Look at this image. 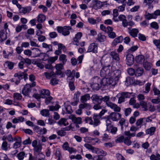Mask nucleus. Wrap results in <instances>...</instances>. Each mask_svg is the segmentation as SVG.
Listing matches in <instances>:
<instances>
[{"mask_svg":"<svg viewBox=\"0 0 160 160\" xmlns=\"http://www.w3.org/2000/svg\"><path fill=\"white\" fill-rule=\"evenodd\" d=\"M92 99L97 102L98 103L101 104L102 101V97L101 96H98L97 94H94L92 97Z\"/></svg>","mask_w":160,"mask_h":160,"instance_id":"nucleus-19","label":"nucleus"},{"mask_svg":"<svg viewBox=\"0 0 160 160\" xmlns=\"http://www.w3.org/2000/svg\"><path fill=\"white\" fill-rule=\"evenodd\" d=\"M116 157L118 160H126L125 158L120 154H116Z\"/></svg>","mask_w":160,"mask_h":160,"instance_id":"nucleus-60","label":"nucleus"},{"mask_svg":"<svg viewBox=\"0 0 160 160\" xmlns=\"http://www.w3.org/2000/svg\"><path fill=\"white\" fill-rule=\"evenodd\" d=\"M138 32V29L133 28L130 30L129 33L133 37H135L137 36Z\"/></svg>","mask_w":160,"mask_h":160,"instance_id":"nucleus-34","label":"nucleus"},{"mask_svg":"<svg viewBox=\"0 0 160 160\" xmlns=\"http://www.w3.org/2000/svg\"><path fill=\"white\" fill-rule=\"evenodd\" d=\"M130 137L125 138L124 141V143L128 146L130 145L132 142L130 141Z\"/></svg>","mask_w":160,"mask_h":160,"instance_id":"nucleus-49","label":"nucleus"},{"mask_svg":"<svg viewBox=\"0 0 160 160\" xmlns=\"http://www.w3.org/2000/svg\"><path fill=\"white\" fill-rule=\"evenodd\" d=\"M49 110L50 111H57L58 110L60 107V106L58 104H57L55 106H49Z\"/></svg>","mask_w":160,"mask_h":160,"instance_id":"nucleus-43","label":"nucleus"},{"mask_svg":"<svg viewBox=\"0 0 160 160\" xmlns=\"http://www.w3.org/2000/svg\"><path fill=\"white\" fill-rule=\"evenodd\" d=\"M121 117V115L120 113L116 112H113L110 114V115L108 116V118L113 121H116L120 119Z\"/></svg>","mask_w":160,"mask_h":160,"instance_id":"nucleus-6","label":"nucleus"},{"mask_svg":"<svg viewBox=\"0 0 160 160\" xmlns=\"http://www.w3.org/2000/svg\"><path fill=\"white\" fill-rule=\"evenodd\" d=\"M155 15H153V13L150 14L149 13H147L146 12V14L145 15V18L146 19L149 20L152 18H155Z\"/></svg>","mask_w":160,"mask_h":160,"instance_id":"nucleus-40","label":"nucleus"},{"mask_svg":"<svg viewBox=\"0 0 160 160\" xmlns=\"http://www.w3.org/2000/svg\"><path fill=\"white\" fill-rule=\"evenodd\" d=\"M110 55L112 58L116 62H118L120 60V58L119 57V55L117 52H112L110 53Z\"/></svg>","mask_w":160,"mask_h":160,"instance_id":"nucleus-28","label":"nucleus"},{"mask_svg":"<svg viewBox=\"0 0 160 160\" xmlns=\"http://www.w3.org/2000/svg\"><path fill=\"white\" fill-rule=\"evenodd\" d=\"M101 20V19L99 17L96 18L95 19L92 18H88V22L90 24L92 25L98 23Z\"/></svg>","mask_w":160,"mask_h":160,"instance_id":"nucleus-21","label":"nucleus"},{"mask_svg":"<svg viewBox=\"0 0 160 160\" xmlns=\"http://www.w3.org/2000/svg\"><path fill=\"white\" fill-rule=\"evenodd\" d=\"M8 147L7 142L6 141H4L2 145V149L4 151H7L8 150Z\"/></svg>","mask_w":160,"mask_h":160,"instance_id":"nucleus-39","label":"nucleus"},{"mask_svg":"<svg viewBox=\"0 0 160 160\" xmlns=\"http://www.w3.org/2000/svg\"><path fill=\"white\" fill-rule=\"evenodd\" d=\"M90 98V97L89 94H86L81 97V101L82 103H84Z\"/></svg>","mask_w":160,"mask_h":160,"instance_id":"nucleus-30","label":"nucleus"},{"mask_svg":"<svg viewBox=\"0 0 160 160\" xmlns=\"http://www.w3.org/2000/svg\"><path fill=\"white\" fill-rule=\"evenodd\" d=\"M132 80H131L130 77H128L126 78L125 81V84H126L127 86L130 85L132 83Z\"/></svg>","mask_w":160,"mask_h":160,"instance_id":"nucleus-53","label":"nucleus"},{"mask_svg":"<svg viewBox=\"0 0 160 160\" xmlns=\"http://www.w3.org/2000/svg\"><path fill=\"white\" fill-rule=\"evenodd\" d=\"M27 154L24 152L21 151L17 154L16 157L19 160H23L24 158L26 157Z\"/></svg>","mask_w":160,"mask_h":160,"instance_id":"nucleus-27","label":"nucleus"},{"mask_svg":"<svg viewBox=\"0 0 160 160\" xmlns=\"http://www.w3.org/2000/svg\"><path fill=\"white\" fill-rule=\"evenodd\" d=\"M140 104L144 109V111H146L148 110L146 102L143 101H142L140 102Z\"/></svg>","mask_w":160,"mask_h":160,"instance_id":"nucleus-52","label":"nucleus"},{"mask_svg":"<svg viewBox=\"0 0 160 160\" xmlns=\"http://www.w3.org/2000/svg\"><path fill=\"white\" fill-rule=\"evenodd\" d=\"M151 160H160V155L157 153L155 156L154 154H152L150 157Z\"/></svg>","mask_w":160,"mask_h":160,"instance_id":"nucleus-35","label":"nucleus"},{"mask_svg":"<svg viewBox=\"0 0 160 160\" xmlns=\"http://www.w3.org/2000/svg\"><path fill=\"white\" fill-rule=\"evenodd\" d=\"M156 128L154 127H151L150 128L145 130V132L147 134H149L150 136H152L154 134L156 131Z\"/></svg>","mask_w":160,"mask_h":160,"instance_id":"nucleus-23","label":"nucleus"},{"mask_svg":"<svg viewBox=\"0 0 160 160\" xmlns=\"http://www.w3.org/2000/svg\"><path fill=\"white\" fill-rule=\"evenodd\" d=\"M97 44L95 43H91L88 47L87 50L88 52H92L93 53H97L98 52Z\"/></svg>","mask_w":160,"mask_h":160,"instance_id":"nucleus-8","label":"nucleus"},{"mask_svg":"<svg viewBox=\"0 0 160 160\" xmlns=\"http://www.w3.org/2000/svg\"><path fill=\"white\" fill-rule=\"evenodd\" d=\"M7 155L4 153H2L0 155V160H5L8 158Z\"/></svg>","mask_w":160,"mask_h":160,"instance_id":"nucleus-64","label":"nucleus"},{"mask_svg":"<svg viewBox=\"0 0 160 160\" xmlns=\"http://www.w3.org/2000/svg\"><path fill=\"white\" fill-rule=\"evenodd\" d=\"M92 3V7L96 10L100 9L103 6L102 2L98 0H93Z\"/></svg>","mask_w":160,"mask_h":160,"instance_id":"nucleus-9","label":"nucleus"},{"mask_svg":"<svg viewBox=\"0 0 160 160\" xmlns=\"http://www.w3.org/2000/svg\"><path fill=\"white\" fill-rule=\"evenodd\" d=\"M150 26L156 30H157L159 28V26L158 23L155 22H152L150 24Z\"/></svg>","mask_w":160,"mask_h":160,"instance_id":"nucleus-48","label":"nucleus"},{"mask_svg":"<svg viewBox=\"0 0 160 160\" xmlns=\"http://www.w3.org/2000/svg\"><path fill=\"white\" fill-rule=\"evenodd\" d=\"M127 72L128 74L131 76L133 75L134 74H135V70L132 68H130L128 69L127 70Z\"/></svg>","mask_w":160,"mask_h":160,"instance_id":"nucleus-61","label":"nucleus"},{"mask_svg":"<svg viewBox=\"0 0 160 160\" xmlns=\"http://www.w3.org/2000/svg\"><path fill=\"white\" fill-rule=\"evenodd\" d=\"M13 97L15 99L18 100H21L22 98V96L21 94L18 93H14Z\"/></svg>","mask_w":160,"mask_h":160,"instance_id":"nucleus-38","label":"nucleus"},{"mask_svg":"<svg viewBox=\"0 0 160 160\" xmlns=\"http://www.w3.org/2000/svg\"><path fill=\"white\" fill-rule=\"evenodd\" d=\"M145 60L144 56L142 55H140L136 56L135 58V61L137 63L142 64Z\"/></svg>","mask_w":160,"mask_h":160,"instance_id":"nucleus-22","label":"nucleus"},{"mask_svg":"<svg viewBox=\"0 0 160 160\" xmlns=\"http://www.w3.org/2000/svg\"><path fill=\"white\" fill-rule=\"evenodd\" d=\"M101 117L97 114L94 113L93 115V118L94 120L93 125L94 127L97 126L100 123L99 119Z\"/></svg>","mask_w":160,"mask_h":160,"instance_id":"nucleus-16","label":"nucleus"},{"mask_svg":"<svg viewBox=\"0 0 160 160\" xmlns=\"http://www.w3.org/2000/svg\"><path fill=\"white\" fill-rule=\"evenodd\" d=\"M143 122H144L143 118H141L137 120L136 123V126L137 127L139 126V128H141V125L142 124Z\"/></svg>","mask_w":160,"mask_h":160,"instance_id":"nucleus-44","label":"nucleus"},{"mask_svg":"<svg viewBox=\"0 0 160 160\" xmlns=\"http://www.w3.org/2000/svg\"><path fill=\"white\" fill-rule=\"evenodd\" d=\"M152 64L148 62H146L143 63V66L146 70H149L152 67Z\"/></svg>","mask_w":160,"mask_h":160,"instance_id":"nucleus-32","label":"nucleus"},{"mask_svg":"<svg viewBox=\"0 0 160 160\" xmlns=\"http://www.w3.org/2000/svg\"><path fill=\"white\" fill-rule=\"evenodd\" d=\"M41 98H45L46 96H49L50 95V92L48 89H42L40 92Z\"/></svg>","mask_w":160,"mask_h":160,"instance_id":"nucleus-20","label":"nucleus"},{"mask_svg":"<svg viewBox=\"0 0 160 160\" xmlns=\"http://www.w3.org/2000/svg\"><path fill=\"white\" fill-rule=\"evenodd\" d=\"M32 88L29 84H26L24 87L22 91V93L25 96H28L29 93L32 90Z\"/></svg>","mask_w":160,"mask_h":160,"instance_id":"nucleus-5","label":"nucleus"},{"mask_svg":"<svg viewBox=\"0 0 160 160\" xmlns=\"http://www.w3.org/2000/svg\"><path fill=\"white\" fill-rule=\"evenodd\" d=\"M66 122V119L64 118H61L57 122V123L58 125H64V126H66L68 124V123L67 124L65 123Z\"/></svg>","mask_w":160,"mask_h":160,"instance_id":"nucleus-41","label":"nucleus"},{"mask_svg":"<svg viewBox=\"0 0 160 160\" xmlns=\"http://www.w3.org/2000/svg\"><path fill=\"white\" fill-rule=\"evenodd\" d=\"M132 93L126 92H122L118 94L117 96H120L119 97L118 100V103H121L125 101V98H129L131 95Z\"/></svg>","mask_w":160,"mask_h":160,"instance_id":"nucleus-4","label":"nucleus"},{"mask_svg":"<svg viewBox=\"0 0 160 160\" xmlns=\"http://www.w3.org/2000/svg\"><path fill=\"white\" fill-rule=\"evenodd\" d=\"M4 30H2L0 31V43L2 42L7 38V36L5 33Z\"/></svg>","mask_w":160,"mask_h":160,"instance_id":"nucleus-25","label":"nucleus"},{"mask_svg":"<svg viewBox=\"0 0 160 160\" xmlns=\"http://www.w3.org/2000/svg\"><path fill=\"white\" fill-rule=\"evenodd\" d=\"M131 111L132 109L130 108L125 109L124 111L125 115L126 116H128L131 113Z\"/></svg>","mask_w":160,"mask_h":160,"instance_id":"nucleus-63","label":"nucleus"},{"mask_svg":"<svg viewBox=\"0 0 160 160\" xmlns=\"http://www.w3.org/2000/svg\"><path fill=\"white\" fill-rule=\"evenodd\" d=\"M95 39L98 42H102L106 40V37L102 33H100L98 34Z\"/></svg>","mask_w":160,"mask_h":160,"instance_id":"nucleus-18","label":"nucleus"},{"mask_svg":"<svg viewBox=\"0 0 160 160\" xmlns=\"http://www.w3.org/2000/svg\"><path fill=\"white\" fill-rule=\"evenodd\" d=\"M134 62L133 56L131 54H128L126 56V62L127 64L129 66H131L133 64Z\"/></svg>","mask_w":160,"mask_h":160,"instance_id":"nucleus-7","label":"nucleus"},{"mask_svg":"<svg viewBox=\"0 0 160 160\" xmlns=\"http://www.w3.org/2000/svg\"><path fill=\"white\" fill-rule=\"evenodd\" d=\"M42 149V145L40 144H38L37 146L34 147L33 149L34 155L37 156L38 155L42 154L41 152Z\"/></svg>","mask_w":160,"mask_h":160,"instance_id":"nucleus-11","label":"nucleus"},{"mask_svg":"<svg viewBox=\"0 0 160 160\" xmlns=\"http://www.w3.org/2000/svg\"><path fill=\"white\" fill-rule=\"evenodd\" d=\"M108 31L107 33L108 34L109 38L113 39L116 37V34L114 32H113V28L112 27L108 26Z\"/></svg>","mask_w":160,"mask_h":160,"instance_id":"nucleus-12","label":"nucleus"},{"mask_svg":"<svg viewBox=\"0 0 160 160\" xmlns=\"http://www.w3.org/2000/svg\"><path fill=\"white\" fill-rule=\"evenodd\" d=\"M58 56H55L54 57H50L48 60V62L49 64H52L55 61L57 60L58 58Z\"/></svg>","mask_w":160,"mask_h":160,"instance_id":"nucleus-42","label":"nucleus"},{"mask_svg":"<svg viewBox=\"0 0 160 160\" xmlns=\"http://www.w3.org/2000/svg\"><path fill=\"white\" fill-rule=\"evenodd\" d=\"M28 74L26 72H22L21 71L18 72L14 74V77H18V79L16 81L15 83L16 85H18L20 83L21 80L24 79L26 80L28 78Z\"/></svg>","mask_w":160,"mask_h":160,"instance_id":"nucleus-3","label":"nucleus"},{"mask_svg":"<svg viewBox=\"0 0 160 160\" xmlns=\"http://www.w3.org/2000/svg\"><path fill=\"white\" fill-rule=\"evenodd\" d=\"M125 138L123 136H121L118 137L116 140V142H124Z\"/></svg>","mask_w":160,"mask_h":160,"instance_id":"nucleus-56","label":"nucleus"},{"mask_svg":"<svg viewBox=\"0 0 160 160\" xmlns=\"http://www.w3.org/2000/svg\"><path fill=\"white\" fill-rule=\"evenodd\" d=\"M84 120L86 123L89 122L90 124H93V122L91 117H86Z\"/></svg>","mask_w":160,"mask_h":160,"instance_id":"nucleus-55","label":"nucleus"},{"mask_svg":"<svg viewBox=\"0 0 160 160\" xmlns=\"http://www.w3.org/2000/svg\"><path fill=\"white\" fill-rule=\"evenodd\" d=\"M153 43L160 49V40H154L153 41Z\"/></svg>","mask_w":160,"mask_h":160,"instance_id":"nucleus-59","label":"nucleus"},{"mask_svg":"<svg viewBox=\"0 0 160 160\" xmlns=\"http://www.w3.org/2000/svg\"><path fill=\"white\" fill-rule=\"evenodd\" d=\"M69 118L72 120V122L75 124H81L82 123V118L80 117H76L74 115L69 116Z\"/></svg>","mask_w":160,"mask_h":160,"instance_id":"nucleus-13","label":"nucleus"},{"mask_svg":"<svg viewBox=\"0 0 160 160\" xmlns=\"http://www.w3.org/2000/svg\"><path fill=\"white\" fill-rule=\"evenodd\" d=\"M82 36V33L81 32H78L76 34L75 37L73 38V44L77 46L78 45V44L79 43V41L81 39Z\"/></svg>","mask_w":160,"mask_h":160,"instance_id":"nucleus-14","label":"nucleus"},{"mask_svg":"<svg viewBox=\"0 0 160 160\" xmlns=\"http://www.w3.org/2000/svg\"><path fill=\"white\" fill-rule=\"evenodd\" d=\"M79 105V108L82 109L85 108L88 110H90L91 108V106L90 104L85 102Z\"/></svg>","mask_w":160,"mask_h":160,"instance_id":"nucleus-29","label":"nucleus"},{"mask_svg":"<svg viewBox=\"0 0 160 160\" xmlns=\"http://www.w3.org/2000/svg\"><path fill=\"white\" fill-rule=\"evenodd\" d=\"M112 69L113 67H111L110 65L104 66L101 70L100 75L102 77H110L115 81V83L116 84L121 77V71L119 69L113 71Z\"/></svg>","mask_w":160,"mask_h":160,"instance_id":"nucleus-1","label":"nucleus"},{"mask_svg":"<svg viewBox=\"0 0 160 160\" xmlns=\"http://www.w3.org/2000/svg\"><path fill=\"white\" fill-rule=\"evenodd\" d=\"M46 20V16L43 14H39L37 20L40 23L43 22Z\"/></svg>","mask_w":160,"mask_h":160,"instance_id":"nucleus-33","label":"nucleus"},{"mask_svg":"<svg viewBox=\"0 0 160 160\" xmlns=\"http://www.w3.org/2000/svg\"><path fill=\"white\" fill-rule=\"evenodd\" d=\"M97 154L98 155V156H104L107 155V153L103 150L99 149Z\"/></svg>","mask_w":160,"mask_h":160,"instance_id":"nucleus-46","label":"nucleus"},{"mask_svg":"<svg viewBox=\"0 0 160 160\" xmlns=\"http://www.w3.org/2000/svg\"><path fill=\"white\" fill-rule=\"evenodd\" d=\"M72 29V27L70 26H64L62 34L64 36L69 35L70 34L69 30H71Z\"/></svg>","mask_w":160,"mask_h":160,"instance_id":"nucleus-26","label":"nucleus"},{"mask_svg":"<svg viewBox=\"0 0 160 160\" xmlns=\"http://www.w3.org/2000/svg\"><path fill=\"white\" fill-rule=\"evenodd\" d=\"M41 114L43 116L47 117L50 115L49 110L48 109H43L41 111Z\"/></svg>","mask_w":160,"mask_h":160,"instance_id":"nucleus-36","label":"nucleus"},{"mask_svg":"<svg viewBox=\"0 0 160 160\" xmlns=\"http://www.w3.org/2000/svg\"><path fill=\"white\" fill-rule=\"evenodd\" d=\"M31 143V140L30 138L25 140L22 142V144L24 145H27L28 144H30Z\"/></svg>","mask_w":160,"mask_h":160,"instance_id":"nucleus-58","label":"nucleus"},{"mask_svg":"<svg viewBox=\"0 0 160 160\" xmlns=\"http://www.w3.org/2000/svg\"><path fill=\"white\" fill-rule=\"evenodd\" d=\"M57 134L58 135L61 137L65 136L66 135V132L64 131V130L61 129L57 132Z\"/></svg>","mask_w":160,"mask_h":160,"instance_id":"nucleus-50","label":"nucleus"},{"mask_svg":"<svg viewBox=\"0 0 160 160\" xmlns=\"http://www.w3.org/2000/svg\"><path fill=\"white\" fill-rule=\"evenodd\" d=\"M48 96V97H46V98H45V102L46 105H48L49 103L53 99L52 97L50 95Z\"/></svg>","mask_w":160,"mask_h":160,"instance_id":"nucleus-54","label":"nucleus"},{"mask_svg":"<svg viewBox=\"0 0 160 160\" xmlns=\"http://www.w3.org/2000/svg\"><path fill=\"white\" fill-rule=\"evenodd\" d=\"M66 56L64 54H62L60 55L59 57V60L62 61V62L64 63L67 61Z\"/></svg>","mask_w":160,"mask_h":160,"instance_id":"nucleus-51","label":"nucleus"},{"mask_svg":"<svg viewBox=\"0 0 160 160\" xmlns=\"http://www.w3.org/2000/svg\"><path fill=\"white\" fill-rule=\"evenodd\" d=\"M105 80L106 79L104 78L102 79L97 76L94 77L92 79V82L91 84V87L93 90H98L100 87L99 84L101 86L105 85V84L103 83V81Z\"/></svg>","mask_w":160,"mask_h":160,"instance_id":"nucleus-2","label":"nucleus"},{"mask_svg":"<svg viewBox=\"0 0 160 160\" xmlns=\"http://www.w3.org/2000/svg\"><path fill=\"white\" fill-rule=\"evenodd\" d=\"M153 91L155 95H158V97H160V91L159 89L156 88H154Z\"/></svg>","mask_w":160,"mask_h":160,"instance_id":"nucleus-57","label":"nucleus"},{"mask_svg":"<svg viewBox=\"0 0 160 160\" xmlns=\"http://www.w3.org/2000/svg\"><path fill=\"white\" fill-rule=\"evenodd\" d=\"M84 146L88 149L91 150L92 152L97 154L98 148L93 147L90 144L88 143L85 144Z\"/></svg>","mask_w":160,"mask_h":160,"instance_id":"nucleus-15","label":"nucleus"},{"mask_svg":"<svg viewBox=\"0 0 160 160\" xmlns=\"http://www.w3.org/2000/svg\"><path fill=\"white\" fill-rule=\"evenodd\" d=\"M134 68L135 69V75L136 77H139L142 75L144 72V70L142 68L138 67L135 68V67H137V65H134Z\"/></svg>","mask_w":160,"mask_h":160,"instance_id":"nucleus-17","label":"nucleus"},{"mask_svg":"<svg viewBox=\"0 0 160 160\" xmlns=\"http://www.w3.org/2000/svg\"><path fill=\"white\" fill-rule=\"evenodd\" d=\"M32 52L30 50H26L24 51V53L26 55L28 56H30L32 55Z\"/></svg>","mask_w":160,"mask_h":160,"instance_id":"nucleus-62","label":"nucleus"},{"mask_svg":"<svg viewBox=\"0 0 160 160\" xmlns=\"http://www.w3.org/2000/svg\"><path fill=\"white\" fill-rule=\"evenodd\" d=\"M106 130L112 133V134H115L118 130L117 128L113 127V125L109 126H108V128H107Z\"/></svg>","mask_w":160,"mask_h":160,"instance_id":"nucleus-24","label":"nucleus"},{"mask_svg":"<svg viewBox=\"0 0 160 160\" xmlns=\"http://www.w3.org/2000/svg\"><path fill=\"white\" fill-rule=\"evenodd\" d=\"M32 50H33L32 54L34 55V57H39L42 54L40 52L41 50L38 48H34Z\"/></svg>","mask_w":160,"mask_h":160,"instance_id":"nucleus-31","label":"nucleus"},{"mask_svg":"<svg viewBox=\"0 0 160 160\" xmlns=\"http://www.w3.org/2000/svg\"><path fill=\"white\" fill-rule=\"evenodd\" d=\"M63 67L62 64L61 63L57 64L55 66V68L56 69L55 74L60 75L61 77L62 76L63 73L61 70L63 69Z\"/></svg>","mask_w":160,"mask_h":160,"instance_id":"nucleus-10","label":"nucleus"},{"mask_svg":"<svg viewBox=\"0 0 160 160\" xmlns=\"http://www.w3.org/2000/svg\"><path fill=\"white\" fill-rule=\"evenodd\" d=\"M6 63L7 64V66L8 68L10 70L12 69L15 65V63L10 61H7L6 62Z\"/></svg>","mask_w":160,"mask_h":160,"instance_id":"nucleus-47","label":"nucleus"},{"mask_svg":"<svg viewBox=\"0 0 160 160\" xmlns=\"http://www.w3.org/2000/svg\"><path fill=\"white\" fill-rule=\"evenodd\" d=\"M151 83L148 82L145 85V91L144 92L146 93H148L150 90V86Z\"/></svg>","mask_w":160,"mask_h":160,"instance_id":"nucleus-45","label":"nucleus"},{"mask_svg":"<svg viewBox=\"0 0 160 160\" xmlns=\"http://www.w3.org/2000/svg\"><path fill=\"white\" fill-rule=\"evenodd\" d=\"M44 75L47 79H49L54 75V72H44Z\"/></svg>","mask_w":160,"mask_h":160,"instance_id":"nucleus-37","label":"nucleus"}]
</instances>
